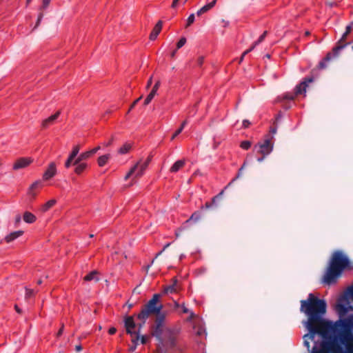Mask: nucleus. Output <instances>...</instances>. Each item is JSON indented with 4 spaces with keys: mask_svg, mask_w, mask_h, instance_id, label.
Here are the masks:
<instances>
[{
    "mask_svg": "<svg viewBox=\"0 0 353 353\" xmlns=\"http://www.w3.org/2000/svg\"><path fill=\"white\" fill-rule=\"evenodd\" d=\"M351 31H352V26L349 25L346 27V30H345V33L343 34L341 40L345 39L347 35L349 34L351 32Z\"/></svg>",
    "mask_w": 353,
    "mask_h": 353,
    "instance_id": "nucleus-34",
    "label": "nucleus"
},
{
    "mask_svg": "<svg viewBox=\"0 0 353 353\" xmlns=\"http://www.w3.org/2000/svg\"><path fill=\"white\" fill-rule=\"evenodd\" d=\"M274 145V136L268 134L265 136L262 143H259L255 146V149L259 148L257 152L262 155L266 156L271 153Z\"/></svg>",
    "mask_w": 353,
    "mask_h": 353,
    "instance_id": "nucleus-7",
    "label": "nucleus"
},
{
    "mask_svg": "<svg viewBox=\"0 0 353 353\" xmlns=\"http://www.w3.org/2000/svg\"><path fill=\"white\" fill-rule=\"evenodd\" d=\"M267 34V32H264L261 36L259 38L258 41L256 42V44H258L261 42H262L263 41V39H265V36Z\"/></svg>",
    "mask_w": 353,
    "mask_h": 353,
    "instance_id": "nucleus-40",
    "label": "nucleus"
},
{
    "mask_svg": "<svg viewBox=\"0 0 353 353\" xmlns=\"http://www.w3.org/2000/svg\"><path fill=\"white\" fill-rule=\"evenodd\" d=\"M185 257V254H181L180 255V257H179V259L180 260H182L183 259H184Z\"/></svg>",
    "mask_w": 353,
    "mask_h": 353,
    "instance_id": "nucleus-59",
    "label": "nucleus"
},
{
    "mask_svg": "<svg viewBox=\"0 0 353 353\" xmlns=\"http://www.w3.org/2000/svg\"><path fill=\"white\" fill-rule=\"evenodd\" d=\"M43 187L41 180L34 181L28 188L27 194L31 200H34L38 194L39 190Z\"/></svg>",
    "mask_w": 353,
    "mask_h": 353,
    "instance_id": "nucleus-10",
    "label": "nucleus"
},
{
    "mask_svg": "<svg viewBox=\"0 0 353 353\" xmlns=\"http://www.w3.org/2000/svg\"><path fill=\"white\" fill-rule=\"evenodd\" d=\"M186 43V39L185 37H181L180 40L176 43V49H180L182 48Z\"/></svg>",
    "mask_w": 353,
    "mask_h": 353,
    "instance_id": "nucleus-29",
    "label": "nucleus"
},
{
    "mask_svg": "<svg viewBox=\"0 0 353 353\" xmlns=\"http://www.w3.org/2000/svg\"><path fill=\"white\" fill-rule=\"evenodd\" d=\"M116 331H117L116 328H114V327H111V328L109 330V334H115Z\"/></svg>",
    "mask_w": 353,
    "mask_h": 353,
    "instance_id": "nucleus-51",
    "label": "nucleus"
},
{
    "mask_svg": "<svg viewBox=\"0 0 353 353\" xmlns=\"http://www.w3.org/2000/svg\"><path fill=\"white\" fill-rule=\"evenodd\" d=\"M176 52V50H174L172 53H171V57H174L175 56V54Z\"/></svg>",
    "mask_w": 353,
    "mask_h": 353,
    "instance_id": "nucleus-58",
    "label": "nucleus"
},
{
    "mask_svg": "<svg viewBox=\"0 0 353 353\" xmlns=\"http://www.w3.org/2000/svg\"><path fill=\"white\" fill-rule=\"evenodd\" d=\"M141 99V97H139V99H137V100H135V101L133 102V103L131 105L130 110L132 109V108L136 105V104L138 103V101H139Z\"/></svg>",
    "mask_w": 353,
    "mask_h": 353,
    "instance_id": "nucleus-44",
    "label": "nucleus"
},
{
    "mask_svg": "<svg viewBox=\"0 0 353 353\" xmlns=\"http://www.w3.org/2000/svg\"><path fill=\"white\" fill-rule=\"evenodd\" d=\"M160 86V81H157L154 85L153 86V89L156 90H158Z\"/></svg>",
    "mask_w": 353,
    "mask_h": 353,
    "instance_id": "nucleus-50",
    "label": "nucleus"
},
{
    "mask_svg": "<svg viewBox=\"0 0 353 353\" xmlns=\"http://www.w3.org/2000/svg\"><path fill=\"white\" fill-rule=\"evenodd\" d=\"M97 272H92L90 274H87L84 277V280L87 281H92V280H97L96 278Z\"/></svg>",
    "mask_w": 353,
    "mask_h": 353,
    "instance_id": "nucleus-28",
    "label": "nucleus"
},
{
    "mask_svg": "<svg viewBox=\"0 0 353 353\" xmlns=\"http://www.w3.org/2000/svg\"><path fill=\"white\" fill-rule=\"evenodd\" d=\"M101 149L100 146H97L90 150L86 151L85 152L81 153L79 157L76 158V159L74 161V164H77L78 163L81 161H83L84 160L88 159L91 156L94 154L97 151H99Z\"/></svg>",
    "mask_w": 353,
    "mask_h": 353,
    "instance_id": "nucleus-12",
    "label": "nucleus"
},
{
    "mask_svg": "<svg viewBox=\"0 0 353 353\" xmlns=\"http://www.w3.org/2000/svg\"><path fill=\"white\" fill-rule=\"evenodd\" d=\"M80 150V146L79 145H77L73 147L72 150L69 155L70 157V159H75L79 154Z\"/></svg>",
    "mask_w": 353,
    "mask_h": 353,
    "instance_id": "nucleus-27",
    "label": "nucleus"
},
{
    "mask_svg": "<svg viewBox=\"0 0 353 353\" xmlns=\"http://www.w3.org/2000/svg\"><path fill=\"white\" fill-rule=\"evenodd\" d=\"M33 162V159L30 157H22L17 159L14 165L13 169L19 170L28 167Z\"/></svg>",
    "mask_w": 353,
    "mask_h": 353,
    "instance_id": "nucleus-11",
    "label": "nucleus"
},
{
    "mask_svg": "<svg viewBox=\"0 0 353 353\" xmlns=\"http://www.w3.org/2000/svg\"><path fill=\"white\" fill-rule=\"evenodd\" d=\"M187 321L192 323L194 332L196 335L202 336L205 334V330L203 322L199 316L195 315L193 312H191Z\"/></svg>",
    "mask_w": 353,
    "mask_h": 353,
    "instance_id": "nucleus-8",
    "label": "nucleus"
},
{
    "mask_svg": "<svg viewBox=\"0 0 353 353\" xmlns=\"http://www.w3.org/2000/svg\"><path fill=\"white\" fill-rule=\"evenodd\" d=\"M34 294V292L32 290L26 289V299H30Z\"/></svg>",
    "mask_w": 353,
    "mask_h": 353,
    "instance_id": "nucleus-38",
    "label": "nucleus"
},
{
    "mask_svg": "<svg viewBox=\"0 0 353 353\" xmlns=\"http://www.w3.org/2000/svg\"><path fill=\"white\" fill-rule=\"evenodd\" d=\"M125 326L128 333L131 335L137 334V327L132 316H127L125 319Z\"/></svg>",
    "mask_w": 353,
    "mask_h": 353,
    "instance_id": "nucleus-13",
    "label": "nucleus"
},
{
    "mask_svg": "<svg viewBox=\"0 0 353 353\" xmlns=\"http://www.w3.org/2000/svg\"><path fill=\"white\" fill-rule=\"evenodd\" d=\"M301 310L308 316L305 326L309 333L303 336L304 345L310 349V341L321 339L314 353H353V314L332 323L321 316L326 310L324 301L310 294L307 301H301Z\"/></svg>",
    "mask_w": 353,
    "mask_h": 353,
    "instance_id": "nucleus-1",
    "label": "nucleus"
},
{
    "mask_svg": "<svg viewBox=\"0 0 353 353\" xmlns=\"http://www.w3.org/2000/svg\"><path fill=\"white\" fill-rule=\"evenodd\" d=\"M15 308H16V310L17 311V312H19V313L21 312L20 310L18 308V307L17 305L15 306Z\"/></svg>",
    "mask_w": 353,
    "mask_h": 353,
    "instance_id": "nucleus-63",
    "label": "nucleus"
},
{
    "mask_svg": "<svg viewBox=\"0 0 353 353\" xmlns=\"http://www.w3.org/2000/svg\"><path fill=\"white\" fill-rule=\"evenodd\" d=\"M23 234V232L21 230L13 232L10 233V234L7 235L5 238V240L7 243H10V242L14 241V239L19 238V236H21Z\"/></svg>",
    "mask_w": 353,
    "mask_h": 353,
    "instance_id": "nucleus-19",
    "label": "nucleus"
},
{
    "mask_svg": "<svg viewBox=\"0 0 353 353\" xmlns=\"http://www.w3.org/2000/svg\"><path fill=\"white\" fill-rule=\"evenodd\" d=\"M312 81V78L305 79L303 81H302L299 85L296 87L294 94H283L281 96L277 97L276 102L281 103L282 107L285 109L290 108L291 106V103H292L295 96L304 93L305 92L307 84Z\"/></svg>",
    "mask_w": 353,
    "mask_h": 353,
    "instance_id": "nucleus-3",
    "label": "nucleus"
},
{
    "mask_svg": "<svg viewBox=\"0 0 353 353\" xmlns=\"http://www.w3.org/2000/svg\"><path fill=\"white\" fill-rule=\"evenodd\" d=\"M319 338H318V339H316V338H314V340L313 341H310V343H314V345H313V347H312V352H311V353H314V350L315 347H316V345H320V341H319Z\"/></svg>",
    "mask_w": 353,
    "mask_h": 353,
    "instance_id": "nucleus-37",
    "label": "nucleus"
},
{
    "mask_svg": "<svg viewBox=\"0 0 353 353\" xmlns=\"http://www.w3.org/2000/svg\"><path fill=\"white\" fill-rule=\"evenodd\" d=\"M194 19H195L194 14H191L187 19L186 27L190 26L191 24H192L194 21Z\"/></svg>",
    "mask_w": 353,
    "mask_h": 353,
    "instance_id": "nucleus-32",
    "label": "nucleus"
},
{
    "mask_svg": "<svg viewBox=\"0 0 353 353\" xmlns=\"http://www.w3.org/2000/svg\"><path fill=\"white\" fill-rule=\"evenodd\" d=\"M110 158V154H105V155L99 157L97 160L98 165L100 167L104 166L108 163Z\"/></svg>",
    "mask_w": 353,
    "mask_h": 353,
    "instance_id": "nucleus-24",
    "label": "nucleus"
},
{
    "mask_svg": "<svg viewBox=\"0 0 353 353\" xmlns=\"http://www.w3.org/2000/svg\"><path fill=\"white\" fill-rule=\"evenodd\" d=\"M199 214H197L196 213H194V214L191 216V217H190V220H194V221H196V220H198V219H199Z\"/></svg>",
    "mask_w": 353,
    "mask_h": 353,
    "instance_id": "nucleus-42",
    "label": "nucleus"
},
{
    "mask_svg": "<svg viewBox=\"0 0 353 353\" xmlns=\"http://www.w3.org/2000/svg\"><path fill=\"white\" fill-rule=\"evenodd\" d=\"M276 128H272L270 129L269 134L273 136L274 134H276Z\"/></svg>",
    "mask_w": 353,
    "mask_h": 353,
    "instance_id": "nucleus-49",
    "label": "nucleus"
},
{
    "mask_svg": "<svg viewBox=\"0 0 353 353\" xmlns=\"http://www.w3.org/2000/svg\"><path fill=\"white\" fill-rule=\"evenodd\" d=\"M343 48V46H339L334 48V53H337L338 51L341 50Z\"/></svg>",
    "mask_w": 353,
    "mask_h": 353,
    "instance_id": "nucleus-47",
    "label": "nucleus"
},
{
    "mask_svg": "<svg viewBox=\"0 0 353 353\" xmlns=\"http://www.w3.org/2000/svg\"><path fill=\"white\" fill-rule=\"evenodd\" d=\"M331 59V54H328L325 59L319 63V67L324 68L325 67V62L328 61Z\"/></svg>",
    "mask_w": 353,
    "mask_h": 353,
    "instance_id": "nucleus-31",
    "label": "nucleus"
},
{
    "mask_svg": "<svg viewBox=\"0 0 353 353\" xmlns=\"http://www.w3.org/2000/svg\"><path fill=\"white\" fill-rule=\"evenodd\" d=\"M57 173V168L54 163H51L46 172L43 173V179L48 181L52 178Z\"/></svg>",
    "mask_w": 353,
    "mask_h": 353,
    "instance_id": "nucleus-14",
    "label": "nucleus"
},
{
    "mask_svg": "<svg viewBox=\"0 0 353 353\" xmlns=\"http://www.w3.org/2000/svg\"><path fill=\"white\" fill-rule=\"evenodd\" d=\"M57 203V200L54 199L48 201L46 203L41 205L39 208V210L41 212H46L52 208Z\"/></svg>",
    "mask_w": 353,
    "mask_h": 353,
    "instance_id": "nucleus-15",
    "label": "nucleus"
},
{
    "mask_svg": "<svg viewBox=\"0 0 353 353\" xmlns=\"http://www.w3.org/2000/svg\"><path fill=\"white\" fill-rule=\"evenodd\" d=\"M74 159H70V157L69 156L67 161H65V168H68L72 165H74Z\"/></svg>",
    "mask_w": 353,
    "mask_h": 353,
    "instance_id": "nucleus-33",
    "label": "nucleus"
},
{
    "mask_svg": "<svg viewBox=\"0 0 353 353\" xmlns=\"http://www.w3.org/2000/svg\"><path fill=\"white\" fill-rule=\"evenodd\" d=\"M177 290H178V287H177V284H176V281H174V283L172 285L167 286L165 288V292L167 294H169V293L172 294V293L176 292Z\"/></svg>",
    "mask_w": 353,
    "mask_h": 353,
    "instance_id": "nucleus-25",
    "label": "nucleus"
},
{
    "mask_svg": "<svg viewBox=\"0 0 353 353\" xmlns=\"http://www.w3.org/2000/svg\"><path fill=\"white\" fill-rule=\"evenodd\" d=\"M251 146V143L249 141H242L241 143V148L244 150H248Z\"/></svg>",
    "mask_w": 353,
    "mask_h": 353,
    "instance_id": "nucleus-30",
    "label": "nucleus"
},
{
    "mask_svg": "<svg viewBox=\"0 0 353 353\" xmlns=\"http://www.w3.org/2000/svg\"><path fill=\"white\" fill-rule=\"evenodd\" d=\"M50 1L51 0H42V6L41 8L43 10L46 9L49 5Z\"/></svg>",
    "mask_w": 353,
    "mask_h": 353,
    "instance_id": "nucleus-39",
    "label": "nucleus"
},
{
    "mask_svg": "<svg viewBox=\"0 0 353 353\" xmlns=\"http://www.w3.org/2000/svg\"><path fill=\"white\" fill-rule=\"evenodd\" d=\"M152 82V78L150 77L147 83V88H148L151 85Z\"/></svg>",
    "mask_w": 353,
    "mask_h": 353,
    "instance_id": "nucleus-52",
    "label": "nucleus"
},
{
    "mask_svg": "<svg viewBox=\"0 0 353 353\" xmlns=\"http://www.w3.org/2000/svg\"><path fill=\"white\" fill-rule=\"evenodd\" d=\"M132 144L130 142L125 143L118 150L119 154H125L132 149Z\"/></svg>",
    "mask_w": 353,
    "mask_h": 353,
    "instance_id": "nucleus-21",
    "label": "nucleus"
},
{
    "mask_svg": "<svg viewBox=\"0 0 353 353\" xmlns=\"http://www.w3.org/2000/svg\"><path fill=\"white\" fill-rule=\"evenodd\" d=\"M74 165H76L74 172L77 174H81L86 169V168L88 166L87 163L82 162V161L78 163L77 164H74Z\"/></svg>",
    "mask_w": 353,
    "mask_h": 353,
    "instance_id": "nucleus-23",
    "label": "nucleus"
},
{
    "mask_svg": "<svg viewBox=\"0 0 353 353\" xmlns=\"http://www.w3.org/2000/svg\"><path fill=\"white\" fill-rule=\"evenodd\" d=\"M216 0H213L212 2L203 6L201 9H199L197 11L196 14L198 16H201L203 13L208 12V10H210L211 8H212L214 6V5L216 4Z\"/></svg>",
    "mask_w": 353,
    "mask_h": 353,
    "instance_id": "nucleus-18",
    "label": "nucleus"
},
{
    "mask_svg": "<svg viewBox=\"0 0 353 353\" xmlns=\"http://www.w3.org/2000/svg\"><path fill=\"white\" fill-rule=\"evenodd\" d=\"M111 144V141H109L107 143L105 144V146H108Z\"/></svg>",
    "mask_w": 353,
    "mask_h": 353,
    "instance_id": "nucleus-64",
    "label": "nucleus"
},
{
    "mask_svg": "<svg viewBox=\"0 0 353 353\" xmlns=\"http://www.w3.org/2000/svg\"><path fill=\"white\" fill-rule=\"evenodd\" d=\"M157 90L152 88L150 93L152 94V95L155 96L157 94Z\"/></svg>",
    "mask_w": 353,
    "mask_h": 353,
    "instance_id": "nucleus-53",
    "label": "nucleus"
},
{
    "mask_svg": "<svg viewBox=\"0 0 353 353\" xmlns=\"http://www.w3.org/2000/svg\"><path fill=\"white\" fill-rule=\"evenodd\" d=\"M154 97V96L150 93L145 99L144 105H147L148 104H149Z\"/></svg>",
    "mask_w": 353,
    "mask_h": 353,
    "instance_id": "nucleus-36",
    "label": "nucleus"
},
{
    "mask_svg": "<svg viewBox=\"0 0 353 353\" xmlns=\"http://www.w3.org/2000/svg\"><path fill=\"white\" fill-rule=\"evenodd\" d=\"M23 219L27 223H33L37 221V217L32 212L26 211L23 213Z\"/></svg>",
    "mask_w": 353,
    "mask_h": 353,
    "instance_id": "nucleus-16",
    "label": "nucleus"
},
{
    "mask_svg": "<svg viewBox=\"0 0 353 353\" xmlns=\"http://www.w3.org/2000/svg\"><path fill=\"white\" fill-rule=\"evenodd\" d=\"M265 156L263 155L261 157H259V158L257 159V161H258L259 162H261V161H263V159H264V158H265Z\"/></svg>",
    "mask_w": 353,
    "mask_h": 353,
    "instance_id": "nucleus-54",
    "label": "nucleus"
},
{
    "mask_svg": "<svg viewBox=\"0 0 353 353\" xmlns=\"http://www.w3.org/2000/svg\"><path fill=\"white\" fill-rule=\"evenodd\" d=\"M204 62V57L201 56L199 57H198L197 60H196V63L199 66H201L202 64Z\"/></svg>",
    "mask_w": 353,
    "mask_h": 353,
    "instance_id": "nucleus-41",
    "label": "nucleus"
},
{
    "mask_svg": "<svg viewBox=\"0 0 353 353\" xmlns=\"http://www.w3.org/2000/svg\"><path fill=\"white\" fill-rule=\"evenodd\" d=\"M187 121H184L182 123H181V127L173 134V135L172 136V138H171V140H173L181 132L182 130H183V128H185V126L187 124Z\"/></svg>",
    "mask_w": 353,
    "mask_h": 353,
    "instance_id": "nucleus-26",
    "label": "nucleus"
},
{
    "mask_svg": "<svg viewBox=\"0 0 353 353\" xmlns=\"http://www.w3.org/2000/svg\"><path fill=\"white\" fill-rule=\"evenodd\" d=\"M185 165L184 160H178L176 161L172 166L170 168V172H176L180 170Z\"/></svg>",
    "mask_w": 353,
    "mask_h": 353,
    "instance_id": "nucleus-20",
    "label": "nucleus"
},
{
    "mask_svg": "<svg viewBox=\"0 0 353 353\" xmlns=\"http://www.w3.org/2000/svg\"><path fill=\"white\" fill-rule=\"evenodd\" d=\"M159 294H155L152 299L145 304L138 315L140 320L145 321L150 315L159 314L163 308V305L159 303Z\"/></svg>",
    "mask_w": 353,
    "mask_h": 353,
    "instance_id": "nucleus-4",
    "label": "nucleus"
},
{
    "mask_svg": "<svg viewBox=\"0 0 353 353\" xmlns=\"http://www.w3.org/2000/svg\"><path fill=\"white\" fill-rule=\"evenodd\" d=\"M174 307L175 308H179V307H181V305H180V304L177 302H174Z\"/></svg>",
    "mask_w": 353,
    "mask_h": 353,
    "instance_id": "nucleus-55",
    "label": "nucleus"
},
{
    "mask_svg": "<svg viewBox=\"0 0 353 353\" xmlns=\"http://www.w3.org/2000/svg\"><path fill=\"white\" fill-rule=\"evenodd\" d=\"M153 334L158 337L162 343L167 342L168 341H172V332L164 325L163 317H158L157 319Z\"/></svg>",
    "mask_w": 353,
    "mask_h": 353,
    "instance_id": "nucleus-5",
    "label": "nucleus"
},
{
    "mask_svg": "<svg viewBox=\"0 0 353 353\" xmlns=\"http://www.w3.org/2000/svg\"><path fill=\"white\" fill-rule=\"evenodd\" d=\"M42 17H43V14H40L39 16V18H38L37 24L40 22V21L41 20Z\"/></svg>",
    "mask_w": 353,
    "mask_h": 353,
    "instance_id": "nucleus-56",
    "label": "nucleus"
},
{
    "mask_svg": "<svg viewBox=\"0 0 353 353\" xmlns=\"http://www.w3.org/2000/svg\"><path fill=\"white\" fill-rule=\"evenodd\" d=\"M250 124V121H248V120H244L243 121V125L244 128H248L249 126V125Z\"/></svg>",
    "mask_w": 353,
    "mask_h": 353,
    "instance_id": "nucleus-45",
    "label": "nucleus"
},
{
    "mask_svg": "<svg viewBox=\"0 0 353 353\" xmlns=\"http://www.w3.org/2000/svg\"><path fill=\"white\" fill-rule=\"evenodd\" d=\"M211 206H212V203H205V207H206L207 208H210Z\"/></svg>",
    "mask_w": 353,
    "mask_h": 353,
    "instance_id": "nucleus-57",
    "label": "nucleus"
},
{
    "mask_svg": "<svg viewBox=\"0 0 353 353\" xmlns=\"http://www.w3.org/2000/svg\"><path fill=\"white\" fill-rule=\"evenodd\" d=\"M21 217L20 215H17L15 218V223L19 224L21 222Z\"/></svg>",
    "mask_w": 353,
    "mask_h": 353,
    "instance_id": "nucleus-48",
    "label": "nucleus"
},
{
    "mask_svg": "<svg viewBox=\"0 0 353 353\" xmlns=\"http://www.w3.org/2000/svg\"><path fill=\"white\" fill-rule=\"evenodd\" d=\"M350 268L351 263L345 254L340 251L334 252L323 276V282L328 285L334 283L343 270Z\"/></svg>",
    "mask_w": 353,
    "mask_h": 353,
    "instance_id": "nucleus-2",
    "label": "nucleus"
},
{
    "mask_svg": "<svg viewBox=\"0 0 353 353\" xmlns=\"http://www.w3.org/2000/svg\"><path fill=\"white\" fill-rule=\"evenodd\" d=\"M179 1L180 0H173V2L172 3V8H175L177 6Z\"/></svg>",
    "mask_w": 353,
    "mask_h": 353,
    "instance_id": "nucleus-46",
    "label": "nucleus"
},
{
    "mask_svg": "<svg viewBox=\"0 0 353 353\" xmlns=\"http://www.w3.org/2000/svg\"><path fill=\"white\" fill-rule=\"evenodd\" d=\"M161 28H162V23H161V21H159L156 24L154 28H153V30L150 35V39L151 40H154L157 37L159 32H161Z\"/></svg>",
    "mask_w": 353,
    "mask_h": 353,
    "instance_id": "nucleus-17",
    "label": "nucleus"
},
{
    "mask_svg": "<svg viewBox=\"0 0 353 353\" xmlns=\"http://www.w3.org/2000/svg\"><path fill=\"white\" fill-rule=\"evenodd\" d=\"M151 161V157H148L147 159L139 160L128 172L125 176V180L132 179V181L141 177L143 174L149 163Z\"/></svg>",
    "mask_w": 353,
    "mask_h": 353,
    "instance_id": "nucleus-6",
    "label": "nucleus"
},
{
    "mask_svg": "<svg viewBox=\"0 0 353 353\" xmlns=\"http://www.w3.org/2000/svg\"><path fill=\"white\" fill-rule=\"evenodd\" d=\"M252 50V49H250V50H246L245 52H244L243 56H244L245 54L248 53L249 52H250Z\"/></svg>",
    "mask_w": 353,
    "mask_h": 353,
    "instance_id": "nucleus-61",
    "label": "nucleus"
},
{
    "mask_svg": "<svg viewBox=\"0 0 353 353\" xmlns=\"http://www.w3.org/2000/svg\"><path fill=\"white\" fill-rule=\"evenodd\" d=\"M345 294H347V296H350L351 300L353 301V285L348 288Z\"/></svg>",
    "mask_w": 353,
    "mask_h": 353,
    "instance_id": "nucleus-35",
    "label": "nucleus"
},
{
    "mask_svg": "<svg viewBox=\"0 0 353 353\" xmlns=\"http://www.w3.org/2000/svg\"><path fill=\"white\" fill-rule=\"evenodd\" d=\"M59 114H60V112H57L54 114H53V115L49 117L48 119H45L42 123L43 126L47 127L50 124L52 123L58 118V117L59 116Z\"/></svg>",
    "mask_w": 353,
    "mask_h": 353,
    "instance_id": "nucleus-22",
    "label": "nucleus"
},
{
    "mask_svg": "<svg viewBox=\"0 0 353 353\" xmlns=\"http://www.w3.org/2000/svg\"><path fill=\"white\" fill-rule=\"evenodd\" d=\"M349 299H351L350 296H347V294H345L344 296L339 299L337 307L339 309V313L342 315H344L347 312L353 310V301L352 300L350 301Z\"/></svg>",
    "mask_w": 353,
    "mask_h": 353,
    "instance_id": "nucleus-9",
    "label": "nucleus"
},
{
    "mask_svg": "<svg viewBox=\"0 0 353 353\" xmlns=\"http://www.w3.org/2000/svg\"><path fill=\"white\" fill-rule=\"evenodd\" d=\"M181 309H182L183 313H190V314L192 312H190V310L184 305H181Z\"/></svg>",
    "mask_w": 353,
    "mask_h": 353,
    "instance_id": "nucleus-43",
    "label": "nucleus"
},
{
    "mask_svg": "<svg viewBox=\"0 0 353 353\" xmlns=\"http://www.w3.org/2000/svg\"><path fill=\"white\" fill-rule=\"evenodd\" d=\"M245 165V162L243 163V166L239 170V172H241V170L243 169L244 166Z\"/></svg>",
    "mask_w": 353,
    "mask_h": 353,
    "instance_id": "nucleus-62",
    "label": "nucleus"
},
{
    "mask_svg": "<svg viewBox=\"0 0 353 353\" xmlns=\"http://www.w3.org/2000/svg\"><path fill=\"white\" fill-rule=\"evenodd\" d=\"M76 350H77V351H80L81 350V346H80V345L77 346Z\"/></svg>",
    "mask_w": 353,
    "mask_h": 353,
    "instance_id": "nucleus-60",
    "label": "nucleus"
}]
</instances>
